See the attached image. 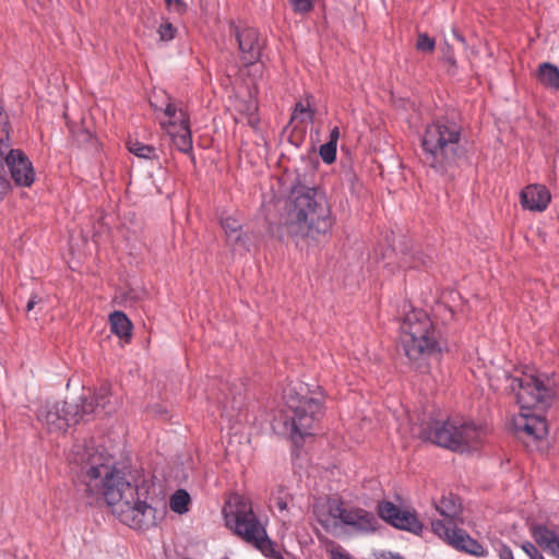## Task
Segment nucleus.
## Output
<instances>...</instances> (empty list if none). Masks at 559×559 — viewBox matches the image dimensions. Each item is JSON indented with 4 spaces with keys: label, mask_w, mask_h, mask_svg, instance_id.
<instances>
[{
    "label": "nucleus",
    "mask_w": 559,
    "mask_h": 559,
    "mask_svg": "<svg viewBox=\"0 0 559 559\" xmlns=\"http://www.w3.org/2000/svg\"><path fill=\"white\" fill-rule=\"evenodd\" d=\"M70 461L81 466L86 496L92 502L104 500L122 524L144 532L164 520L165 510H157L148 502L150 481L132 484L102 453L82 444L72 448Z\"/></svg>",
    "instance_id": "1"
},
{
    "label": "nucleus",
    "mask_w": 559,
    "mask_h": 559,
    "mask_svg": "<svg viewBox=\"0 0 559 559\" xmlns=\"http://www.w3.org/2000/svg\"><path fill=\"white\" fill-rule=\"evenodd\" d=\"M334 224L325 195L314 188L297 187L284 223L286 233L295 238L316 239L328 234Z\"/></svg>",
    "instance_id": "2"
},
{
    "label": "nucleus",
    "mask_w": 559,
    "mask_h": 559,
    "mask_svg": "<svg viewBox=\"0 0 559 559\" xmlns=\"http://www.w3.org/2000/svg\"><path fill=\"white\" fill-rule=\"evenodd\" d=\"M504 378L506 389L516 394L522 411L516 428L533 439L544 438L548 432L545 412L551 404L552 390L533 374L514 377L506 372Z\"/></svg>",
    "instance_id": "3"
},
{
    "label": "nucleus",
    "mask_w": 559,
    "mask_h": 559,
    "mask_svg": "<svg viewBox=\"0 0 559 559\" xmlns=\"http://www.w3.org/2000/svg\"><path fill=\"white\" fill-rule=\"evenodd\" d=\"M400 340L409 361L424 371L427 369V359L442 350L440 332L424 310H412L404 317Z\"/></svg>",
    "instance_id": "4"
},
{
    "label": "nucleus",
    "mask_w": 559,
    "mask_h": 559,
    "mask_svg": "<svg viewBox=\"0 0 559 559\" xmlns=\"http://www.w3.org/2000/svg\"><path fill=\"white\" fill-rule=\"evenodd\" d=\"M462 128L455 121L440 118L428 124L421 135L423 163L444 175L454 165L460 151Z\"/></svg>",
    "instance_id": "5"
},
{
    "label": "nucleus",
    "mask_w": 559,
    "mask_h": 559,
    "mask_svg": "<svg viewBox=\"0 0 559 559\" xmlns=\"http://www.w3.org/2000/svg\"><path fill=\"white\" fill-rule=\"evenodd\" d=\"M226 526L241 539L257 547L271 559H285L266 536L265 528L253 512L249 498L233 495L223 509Z\"/></svg>",
    "instance_id": "6"
},
{
    "label": "nucleus",
    "mask_w": 559,
    "mask_h": 559,
    "mask_svg": "<svg viewBox=\"0 0 559 559\" xmlns=\"http://www.w3.org/2000/svg\"><path fill=\"white\" fill-rule=\"evenodd\" d=\"M484 427L462 418L433 420L418 430L419 438L455 452H467L478 449L484 442Z\"/></svg>",
    "instance_id": "7"
},
{
    "label": "nucleus",
    "mask_w": 559,
    "mask_h": 559,
    "mask_svg": "<svg viewBox=\"0 0 559 559\" xmlns=\"http://www.w3.org/2000/svg\"><path fill=\"white\" fill-rule=\"evenodd\" d=\"M437 511L443 520H433L431 522L432 532L453 548L484 557L487 551L485 547L476 539L472 538L464 530L459 528L457 524L463 523L462 506L460 499L449 493L443 496L436 504Z\"/></svg>",
    "instance_id": "8"
},
{
    "label": "nucleus",
    "mask_w": 559,
    "mask_h": 559,
    "mask_svg": "<svg viewBox=\"0 0 559 559\" xmlns=\"http://www.w3.org/2000/svg\"><path fill=\"white\" fill-rule=\"evenodd\" d=\"M302 386L288 385L284 390L286 405V425L290 432L301 438L312 436L322 417V400L318 396L302 394Z\"/></svg>",
    "instance_id": "9"
},
{
    "label": "nucleus",
    "mask_w": 559,
    "mask_h": 559,
    "mask_svg": "<svg viewBox=\"0 0 559 559\" xmlns=\"http://www.w3.org/2000/svg\"><path fill=\"white\" fill-rule=\"evenodd\" d=\"M78 403L47 402L37 411V419L49 433H63L82 419Z\"/></svg>",
    "instance_id": "10"
},
{
    "label": "nucleus",
    "mask_w": 559,
    "mask_h": 559,
    "mask_svg": "<svg viewBox=\"0 0 559 559\" xmlns=\"http://www.w3.org/2000/svg\"><path fill=\"white\" fill-rule=\"evenodd\" d=\"M328 511L333 519L360 533H372L378 527L374 514L361 508H345L342 502L333 500L329 501Z\"/></svg>",
    "instance_id": "11"
},
{
    "label": "nucleus",
    "mask_w": 559,
    "mask_h": 559,
    "mask_svg": "<svg viewBox=\"0 0 559 559\" xmlns=\"http://www.w3.org/2000/svg\"><path fill=\"white\" fill-rule=\"evenodd\" d=\"M229 29L238 43L243 63L246 66L255 63L260 59L262 49L259 32L253 27H239L235 23H230Z\"/></svg>",
    "instance_id": "12"
},
{
    "label": "nucleus",
    "mask_w": 559,
    "mask_h": 559,
    "mask_svg": "<svg viewBox=\"0 0 559 559\" xmlns=\"http://www.w3.org/2000/svg\"><path fill=\"white\" fill-rule=\"evenodd\" d=\"M378 513L382 520L396 528L414 534H419L423 531V524L415 513L408 510H402L393 502L383 501L379 503Z\"/></svg>",
    "instance_id": "13"
},
{
    "label": "nucleus",
    "mask_w": 559,
    "mask_h": 559,
    "mask_svg": "<svg viewBox=\"0 0 559 559\" xmlns=\"http://www.w3.org/2000/svg\"><path fill=\"white\" fill-rule=\"evenodd\" d=\"M7 166L16 185L29 187L35 180V171L31 160L20 150H10L5 157Z\"/></svg>",
    "instance_id": "14"
},
{
    "label": "nucleus",
    "mask_w": 559,
    "mask_h": 559,
    "mask_svg": "<svg viewBox=\"0 0 559 559\" xmlns=\"http://www.w3.org/2000/svg\"><path fill=\"white\" fill-rule=\"evenodd\" d=\"M521 205L528 211L543 212L550 202V193L543 185H530L525 187L520 195Z\"/></svg>",
    "instance_id": "15"
},
{
    "label": "nucleus",
    "mask_w": 559,
    "mask_h": 559,
    "mask_svg": "<svg viewBox=\"0 0 559 559\" xmlns=\"http://www.w3.org/2000/svg\"><path fill=\"white\" fill-rule=\"evenodd\" d=\"M80 414L82 415V419L84 420L86 416L92 415L97 412L98 408L105 411V413H110L114 411V407L110 406V388L108 384H103L99 389L94 393L93 397L88 401L86 399H81Z\"/></svg>",
    "instance_id": "16"
},
{
    "label": "nucleus",
    "mask_w": 559,
    "mask_h": 559,
    "mask_svg": "<svg viewBox=\"0 0 559 559\" xmlns=\"http://www.w3.org/2000/svg\"><path fill=\"white\" fill-rule=\"evenodd\" d=\"M534 540L545 550L559 559V535L546 526H537L533 531Z\"/></svg>",
    "instance_id": "17"
},
{
    "label": "nucleus",
    "mask_w": 559,
    "mask_h": 559,
    "mask_svg": "<svg viewBox=\"0 0 559 559\" xmlns=\"http://www.w3.org/2000/svg\"><path fill=\"white\" fill-rule=\"evenodd\" d=\"M167 121L162 122V127L168 132V129L178 130V128L189 126L187 112L175 103H168L164 109Z\"/></svg>",
    "instance_id": "18"
},
{
    "label": "nucleus",
    "mask_w": 559,
    "mask_h": 559,
    "mask_svg": "<svg viewBox=\"0 0 559 559\" xmlns=\"http://www.w3.org/2000/svg\"><path fill=\"white\" fill-rule=\"evenodd\" d=\"M537 80L547 88L559 90V69L550 62L540 63L537 69Z\"/></svg>",
    "instance_id": "19"
},
{
    "label": "nucleus",
    "mask_w": 559,
    "mask_h": 559,
    "mask_svg": "<svg viewBox=\"0 0 559 559\" xmlns=\"http://www.w3.org/2000/svg\"><path fill=\"white\" fill-rule=\"evenodd\" d=\"M111 332L120 338H129L131 336L132 323L128 317L121 311H115L109 317Z\"/></svg>",
    "instance_id": "20"
},
{
    "label": "nucleus",
    "mask_w": 559,
    "mask_h": 559,
    "mask_svg": "<svg viewBox=\"0 0 559 559\" xmlns=\"http://www.w3.org/2000/svg\"><path fill=\"white\" fill-rule=\"evenodd\" d=\"M167 133L170 135L174 144L180 152L189 153L192 150L190 126L178 128V130L168 129Z\"/></svg>",
    "instance_id": "21"
},
{
    "label": "nucleus",
    "mask_w": 559,
    "mask_h": 559,
    "mask_svg": "<svg viewBox=\"0 0 559 559\" xmlns=\"http://www.w3.org/2000/svg\"><path fill=\"white\" fill-rule=\"evenodd\" d=\"M221 224L228 242L236 245L241 240V223L236 217H223Z\"/></svg>",
    "instance_id": "22"
},
{
    "label": "nucleus",
    "mask_w": 559,
    "mask_h": 559,
    "mask_svg": "<svg viewBox=\"0 0 559 559\" xmlns=\"http://www.w3.org/2000/svg\"><path fill=\"white\" fill-rule=\"evenodd\" d=\"M191 502L190 495L185 489L176 490L169 499V508L177 514H185L189 511Z\"/></svg>",
    "instance_id": "23"
},
{
    "label": "nucleus",
    "mask_w": 559,
    "mask_h": 559,
    "mask_svg": "<svg viewBox=\"0 0 559 559\" xmlns=\"http://www.w3.org/2000/svg\"><path fill=\"white\" fill-rule=\"evenodd\" d=\"M128 148L130 153L134 154L140 158L152 159L156 156L155 147L141 143L138 140L129 141Z\"/></svg>",
    "instance_id": "24"
},
{
    "label": "nucleus",
    "mask_w": 559,
    "mask_h": 559,
    "mask_svg": "<svg viewBox=\"0 0 559 559\" xmlns=\"http://www.w3.org/2000/svg\"><path fill=\"white\" fill-rule=\"evenodd\" d=\"M314 116V111L310 108L309 100L298 102L295 105L293 120H300V122H312Z\"/></svg>",
    "instance_id": "25"
},
{
    "label": "nucleus",
    "mask_w": 559,
    "mask_h": 559,
    "mask_svg": "<svg viewBox=\"0 0 559 559\" xmlns=\"http://www.w3.org/2000/svg\"><path fill=\"white\" fill-rule=\"evenodd\" d=\"M8 117L3 111L2 105L0 104V154H4V151L9 148V131H8Z\"/></svg>",
    "instance_id": "26"
},
{
    "label": "nucleus",
    "mask_w": 559,
    "mask_h": 559,
    "mask_svg": "<svg viewBox=\"0 0 559 559\" xmlns=\"http://www.w3.org/2000/svg\"><path fill=\"white\" fill-rule=\"evenodd\" d=\"M273 502L280 512H287L289 504L293 502V497L284 489H278L277 493L273 497Z\"/></svg>",
    "instance_id": "27"
},
{
    "label": "nucleus",
    "mask_w": 559,
    "mask_h": 559,
    "mask_svg": "<svg viewBox=\"0 0 559 559\" xmlns=\"http://www.w3.org/2000/svg\"><path fill=\"white\" fill-rule=\"evenodd\" d=\"M436 47V40L426 33H420L417 38L416 48L421 52H432Z\"/></svg>",
    "instance_id": "28"
},
{
    "label": "nucleus",
    "mask_w": 559,
    "mask_h": 559,
    "mask_svg": "<svg viewBox=\"0 0 559 559\" xmlns=\"http://www.w3.org/2000/svg\"><path fill=\"white\" fill-rule=\"evenodd\" d=\"M319 154L325 164H332L336 158V146L326 142L320 146Z\"/></svg>",
    "instance_id": "29"
},
{
    "label": "nucleus",
    "mask_w": 559,
    "mask_h": 559,
    "mask_svg": "<svg viewBox=\"0 0 559 559\" xmlns=\"http://www.w3.org/2000/svg\"><path fill=\"white\" fill-rule=\"evenodd\" d=\"M176 28L174 25L168 22L164 21L157 28V34L159 36V39L163 41H169L175 38L176 35Z\"/></svg>",
    "instance_id": "30"
},
{
    "label": "nucleus",
    "mask_w": 559,
    "mask_h": 559,
    "mask_svg": "<svg viewBox=\"0 0 559 559\" xmlns=\"http://www.w3.org/2000/svg\"><path fill=\"white\" fill-rule=\"evenodd\" d=\"M294 12L298 14H306L314 7V0H288Z\"/></svg>",
    "instance_id": "31"
},
{
    "label": "nucleus",
    "mask_w": 559,
    "mask_h": 559,
    "mask_svg": "<svg viewBox=\"0 0 559 559\" xmlns=\"http://www.w3.org/2000/svg\"><path fill=\"white\" fill-rule=\"evenodd\" d=\"M521 548L531 559H545L537 547L531 542L523 543Z\"/></svg>",
    "instance_id": "32"
},
{
    "label": "nucleus",
    "mask_w": 559,
    "mask_h": 559,
    "mask_svg": "<svg viewBox=\"0 0 559 559\" xmlns=\"http://www.w3.org/2000/svg\"><path fill=\"white\" fill-rule=\"evenodd\" d=\"M441 51L443 61L449 63L451 67H455L456 60L454 57L453 48L448 43H444V45L441 47Z\"/></svg>",
    "instance_id": "33"
},
{
    "label": "nucleus",
    "mask_w": 559,
    "mask_h": 559,
    "mask_svg": "<svg viewBox=\"0 0 559 559\" xmlns=\"http://www.w3.org/2000/svg\"><path fill=\"white\" fill-rule=\"evenodd\" d=\"M499 558L500 559H514L511 548L509 546L502 545L499 548Z\"/></svg>",
    "instance_id": "34"
},
{
    "label": "nucleus",
    "mask_w": 559,
    "mask_h": 559,
    "mask_svg": "<svg viewBox=\"0 0 559 559\" xmlns=\"http://www.w3.org/2000/svg\"><path fill=\"white\" fill-rule=\"evenodd\" d=\"M340 138V130L337 127H334L330 132V140L329 143H332L333 145L337 146V141Z\"/></svg>",
    "instance_id": "35"
},
{
    "label": "nucleus",
    "mask_w": 559,
    "mask_h": 559,
    "mask_svg": "<svg viewBox=\"0 0 559 559\" xmlns=\"http://www.w3.org/2000/svg\"><path fill=\"white\" fill-rule=\"evenodd\" d=\"M39 301L40 298H38L37 296H32L31 299L27 301L26 311L31 312Z\"/></svg>",
    "instance_id": "36"
},
{
    "label": "nucleus",
    "mask_w": 559,
    "mask_h": 559,
    "mask_svg": "<svg viewBox=\"0 0 559 559\" xmlns=\"http://www.w3.org/2000/svg\"><path fill=\"white\" fill-rule=\"evenodd\" d=\"M9 188V182L0 176V195L3 194Z\"/></svg>",
    "instance_id": "37"
},
{
    "label": "nucleus",
    "mask_w": 559,
    "mask_h": 559,
    "mask_svg": "<svg viewBox=\"0 0 559 559\" xmlns=\"http://www.w3.org/2000/svg\"><path fill=\"white\" fill-rule=\"evenodd\" d=\"M332 559H353L349 555L343 552L333 554Z\"/></svg>",
    "instance_id": "38"
},
{
    "label": "nucleus",
    "mask_w": 559,
    "mask_h": 559,
    "mask_svg": "<svg viewBox=\"0 0 559 559\" xmlns=\"http://www.w3.org/2000/svg\"><path fill=\"white\" fill-rule=\"evenodd\" d=\"M381 559H403L401 556L399 555H394L392 552H388V554H383L381 556Z\"/></svg>",
    "instance_id": "39"
},
{
    "label": "nucleus",
    "mask_w": 559,
    "mask_h": 559,
    "mask_svg": "<svg viewBox=\"0 0 559 559\" xmlns=\"http://www.w3.org/2000/svg\"><path fill=\"white\" fill-rule=\"evenodd\" d=\"M453 35H454V37H455L459 41H461L462 44H465V39H464V37H463L461 34H459V33L456 32V29H453Z\"/></svg>",
    "instance_id": "40"
},
{
    "label": "nucleus",
    "mask_w": 559,
    "mask_h": 559,
    "mask_svg": "<svg viewBox=\"0 0 559 559\" xmlns=\"http://www.w3.org/2000/svg\"><path fill=\"white\" fill-rule=\"evenodd\" d=\"M166 1H167V3H169V4L173 2V0H166ZM174 2H175V3H176V5H177L178 8H180V9L183 7V2H182L181 0H174Z\"/></svg>",
    "instance_id": "41"
},
{
    "label": "nucleus",
    "mask_w": 559,
    "mask_h": 559,
    "mask_svg": "<svg viewBox=\"0 0 559 559\" xmlns=\"http://www.w3.org/2000/svg\"><path fill=\"white\" fill-rule=\"evenodd\" d=\"M419 264L417 262L407 264L408 267H417Z\"/></svg>",
    "instance_id": "42"
}]
</instances>
